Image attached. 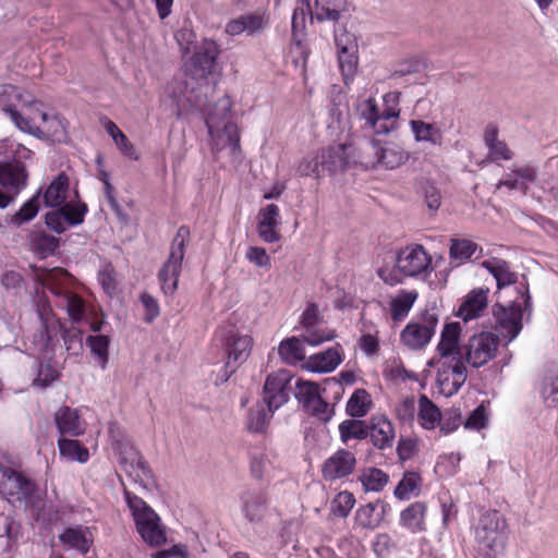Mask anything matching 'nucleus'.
I'll list each match as a JSON object with an SVG mask.
<instances>
[{
    "mask_svg": "<svg viewBox=\"0 0 558 558\" xmlns=\"http://www.w3.org/2000/svg\"><path fill=\"white\" fill-rule=\"evenodd\" d=\"M99 282L109 294L116 290V277L114 271L110 266L102 268L98 276Z\"/></svg>",
    "mask_w": 558,
    "mask_h": 558,
    "instance_id": "nucleus-62",
    "label": "nucleus"
},
{
    "mask_svg": "<svg viewBox=\"0 0 558 558\" xmlns=\"http://www.w3.org/2000/svg\"><path fill=\"white\" fill-rule=\"evenodd\" d=\"M116 451L119 460L125 465V471L131 475L135 473L142 482H149L151 480V472L147 464L142 460L138 452L128 442H117Z\"/></svg>",
    "mask_w": 558,
    "mask_h": 558,
    "instance_id": "nucleus-25",
    "label": "nucleus"
},
{
    "mask_svg": "<svg viewBox=\"0 0 558 558\" xmlns=\"http://www.w3.org/2000/svg\"><path fill=\"white\" fill-rule=\"evenodd\" d=\"M36 101L37 100L29 94L13 85H3L0 87V104L3 105V110L12 122L14 112L17 113L21 119H27Z\"/></svg>",
    "mask_w": 558,
    "mask_h": 558,
    "instance_id": "nucleus-19",
    "label": "nucleus"
},
{
    "mask_svg": "<svg viewBox=\"0 0 558 558\" xmlns=\"http://www.w3.org/2000/svg\"><path fill=\"white\" fill-rule=\"evenodd\" d=\"M372 405L371 395L365 389H356L347 401L345 411L352 417H363Z\"/></svg>",
    "mask_w": 558,
    "mask_h": 558,
    "instance_id": "nucleus-43",
    "label": "nucleus"
},
{
    "mask_svg": "<svg viewBox=\"0 0 558 558\" xmlns=\"http://www.w3.org/2000/svg\"><path fill=\"white\" fill-rule=\"evenodd\" d=\"M500 338L490 331H480L472 335L463 345L464 364L474 368L486 365L496 357Z\"/></svg>",
    "mask_w": 558,
    "mask_h": 558,
    "instance_id": "nucleus-10",
    "label": "nucleus"
},
{
    "mask_svg": "<svg viewBox=\"0 0 558 558\" xmlns=\"http://www.w3.org/2000/svg\"><path fill=\"white\" fill-rule=\"evenodd\" d=\"M190 239V231L185 227L178 229L170 247L167 262L159 270L161 289L166 294H173L178 289L185 246Z\"/></svg>",
    "mask_w": 558,
    "mask_h": 558,
    "instance_id": "nucleus-8",
    "label": "nucleus"
},
{
    "mask_svg": "<svg viewBox=\"0 0 558 558\" xmlns=\"http://www.w3.org/2000/svg\"><path fill=\"white\" fill-rule=\"evenodd\" d=\"M57 444L61 459L68 462H77L81 464H84L89 460V450L81 441L60 437Z\"/></svg>",
    "mask_w": 558,
    "mask_h": 558,
    "instance_id": "nucleus-31",
    "label": "nucleus"
},
{
    "mask_svg": "<svg viewBox=\"0 0 558 558\" xmlns=\"http://www.w3.org/2000/svg\"><path fill=\"white\" fill-rule=\"evenodd\" d=\"M343 361V350L337 344L323 352L310 355L302 364L303 369L316 373L327 374L333 372Z\"/></svg>",
    "mask_w": 558,
    "mask_h": 558,
    "instance_id": "nucleus-23",
    "label": "nucleus"
},
{
    "mask_svg": "<svg viewBox=\"0 0 558 558\" xmlns=\"http://www.w3.org/2000/svg\"><path fill=\"white\" fill-rule=\"evenodd\" d=\"M295 398L308 412L324 422H328L333 415V407L323 400L316 383L299 379L295 384Z\"/></svg>",
    "mask_w": 558,
    "mask_h": 558,
    "instance_id": "nucleus-15",
    "label": "nucleus"
},
{
    "mask_svg": "<svg viewBox=\"0 0 558 558\" xmlns=\"http://www.w3.org/2000/svg\"><path fill=\"white\" fill-rule=\"evenodd\" d=\"M175 40L184 56L194 51L184 62L186 76L184 95L189 102L203 108L197 89L204 90L205 96L213 89L208 76L213 73L219 57V45L213 39L204 38L196 47V34L190 27L179 29L175 34Z\"/></svg>",
    "mask_w": 558,
    "mask_h": 558,
    "instance_id": "nucleus-1",
    "label": "nucleus"
},
{
    "mask_svg": "<svg viewBox=\"0 0 558 558\" xmlns=\"http://www.w3.org/2000/svg\"><path fill=\"white\" fill-rule=\"evenodd\" d=\"M461 423V414L459 411H452L448 417L439 424L440 430L447 435L456 430Z\"/></svg>",
    "mask_w": 558,
    "mask_h": 558,
    "instance_id": "nucleus-64",
    "label": "nucleus"
},
{
    "mask_svg": "<svg viewBox=\"0 0 558 558\" xmlns=\"http://www.w3.org/2000/svg\"><path fill=\"white\" fill-rule=\"evenodd\" d=\"M541 395L546 403H558V373L550 374L544 378Z\"/></svg>",
    "mask_w": 558,
    "mask_h": 558,
    "instance_id": "nucleus-57",
    "label": "nucleus"
},
{
    "mask_svg": "<svg viewBox=\"0 0 558 558\" xmlns=\"http://www.w3.org/2000/svg\"><path fill=\"white\" fill-rule=\"evenodd\" d=\"M495 328L501 338L507 339V343L517 338L522 329V310L520 305H510L509 307H499L495 311Z\"/></svg>",
    "mask_w": 558,
    "mask_h": 558,
    "instance_id": "nucleus-22",
    "label": "nucleus"
},
{
    "mask_svg": "<svg viewBox=\"0 0 558 558\" xmlns=\"http://www.w3.org/2000/svg\"><path fill=\"white\" fill-rule=\"evenodd\" d=\"M257 233L266 243L278 242L281 238L279 227L281 225L280 209L275 204H268L259 209L257 215Z\"/></svg>",
    "mask_w": 558,
    "mask_h": 558,
    "instance_id": "nucleus-24",
    "label": "nucleus"
},
{
    "mask_svg": "<svg viewBox=\"0 0 558 558\" xmlns=\"http://www.w3.org/2000/svg\"><path fill=\"white\" fill-rule=\"evenodd\" d=\"M69 197V179L60 173L47 187L44 194L45 204L48 207L64 206Z\"/></svg>",
    "mask_w": 558,
    "mask_h": 558,
    "instance_id": "nucleus-34",
    "label": "nucleus"
},
{
    "mask_svg": "<svg viewBox=\"0 0 558 558\" xmlns=\"http://www.w3.org/2000/svg\"><path fill=\"white\" fill-rule=\"evenodd\" d=\"M385 109L383 111V117L385 120H396L400 114V93L399 92H389L383 97Z\"/></svg>",
    "mask_w": 558,
    "mask_h": 558,
    "instance_id": "nucleus-58",
    "label": "nucleus"
},
{
    "mask_svg": "<svg viewBox=\"0 0 558 558\" xmlns=\"http://www.w3.org/2000/svg\"><path fill=\"white\" fill-rule=\"evenodd\" d=\"M461 325L458 322L448 323L440 332L436 354L429 365L437 369V386L446 397L454 395L465 383L466 366L460 348Z\"/></svg>",
    "mask_w": 558,
    "mask_h": 558,
    "instance_id": "nucleus-2",
    "label": "nucleus"
},
{
    "mask_svg": "<svg viewBox=\"0 0 558 558\" xmlns=\"http://www.w3.org/2000/svg\"><path fill=\"white\" fill-rule=\"evenodd\" d=\"M244 517L252 523L259 522L266 513V498L262 493H247L243 496Z\"/></svg>",
    "mask_w": 558,
    "mask_h": 558,
    "instance_id": "nucleus-40",
    "label": "nucleus"
},
{
    "mask_svg": "<svg viewBox=\"0 0 558 558\" xmlns=\"http://www.w3.org/2000/svg\"><path fill=\"white\" fill-rule=\"evenodd\" d=\"M359 112L365 120V124L367 126H375L376 124L380 123L381 120H385L383 112H378V108L374 98H367L363 100L359 105Z\"/></svg>",
    "mask_w": 558,
    "mask_h": 558,
    "instance_id": "nucleus-51",
    "label": "nucleus"
},
{
    "mask_svg": "<svg viewBox=\"0 0 558 558\" xmlns=\"http://www.w3.org/2000/svg\"><path fill=\"white\" fill-rule=\"evenodd\" d=\"M355 465L353 453L347 450H339L328 458L323 468L324 477L327 480H337L349 475Z\"/></svg>",
    "mask_w": 558,
    "mask_h": 558,
    "instance_id": "nucleus-29",
    "label": "nucleus"
},
{
    "mask_svg": "<svg viewBox=\"0 0 558 558\" xmlns=\"http://www.w3.org/2000/svg\"><path fill=\"white\" fill-rule=\"evenodd\" d=\"M339 66L345 84L352 80L356 73L359 57L357 52H338Z\"/></svg>",
    "mask_w": 558,
    "mask_h": 558,
    "instance_id": "nucleus-52",
    "label": "nucleus"
},
{
    "mask_svg": "<svg viewBox=\"0 0 558 558\" xmlns=\"http://www.w3.org/2000/svg\"><path fill=\"white\" fill-rule=\"evenodd\" d=\"M125 499L142 539L151 547H160L166 544V526L155 510L142 498L130 493H125Z\"/></svg>",
    "mask_w": 558,
    "mask_h": 558,
    "instance_id": "nucleus-3",
    "label": "nucleus"
},
{
    "mask_svg": "<svg viewBox=\"0 0 558 558\" xmlns=\"http://www.w3.org/2000/svg\"><path fill=\"white\" fill-rule=\"evenodd\" d=\"M410 129L417 143H428L438 146L442 141V132L435 123H427L422 120H411Z\"/></svg>",
    "mask_w": 558,
    "mask_h": 558,
    "instance_id": "nucleus-33",
    "label": "nucleus"
},
{
    "mask_svg": "<svg viewBox=\"0 0 558 558\" xmlns=\"http://www.w3.org/2000/svg\"><path fill=\"white\" fill-rule=\"evenodd\" d=\"M482 250L473 241L466 239H451L449 247V257L454 266H460L471 260L472 257H478Z\"/></svg>",
    "mask_w": 558,
    "mask_h": 558,
    "instance_id": "nucleus-30",
    "label": "nucleus"
},
{
    "mask_svg": "<svg viewBox=\"0 0 558 558\" xmlns=\"http://www.w3.org/2000/svg\"><path fill=\"white\" fill-rule=\"evenodd\" d=\"M351 165L359 163L366 169L380 165L387 169H396L409 159V153L397 145L383 146L379 141L373 140L359 150L352 145L349 150Z\"/></svg>",
    "mask_w": 558,
    "mask_h": 558,
    "instance_id": "nucleus-5",
    "label": "nucleus"
},
{
    "mask_svg": "<svg viewBox=\"0 0 558 558\" xmlns=\"http://www.w3.org/2000/svg\"><path fill=\"white\" fill-rule=\"evenodd\" d=\"M39 194H36L33 196L28 202H26L21 209L15 213L12 218L11 222L15 226H21L24 222H27L32 220L39 210V201H38Z\"/></svg>",
    "mask_w": 558,
    "mask_h": 558,
    "instance_id": "nucleus-50",
    "label": "nucleus"
},
{
    "mask_svg": "<svg viewBox=\"0 0 558 558\" xmlns=\"http://www.w3.org/2000/svg\"><path fill=\"white\" fill-rule=\"evenodd\" d=\"M292 379L288 371L280 369L269 374L264 386V401L270 409H279L289 400L288 385Z\"/></svg>",
    "mask_w": 558,
    "mask_h": 558,
    "instance_id": "nucleus-21",
    "label": "nucleus"
},
{
    "mask_svg": "<svg viewBox=\"0 0 558 558\" xmlns=\"http://www.w3.org/2000/svg\"><path fill=\"white\" fill-rule=\"evenodd\" d=\"M360 348L367 356H375L379 351V341L373 335H364L360 339Z\"/></svg>",
    "mask_w": 558,
    "mask_h": 558,
    "instance_id": "nucleus-63",
    "label": "nucleus"
},
{
    "mask_svg": "<svg viewBox=\"0 0 558 558\" xmlns=\"http://www.w3.org/2000/svg\"><path fill=\"white\" fill-rule=\"evenodd\" d=\"M34 484L21 473L0 465V493L8 501L27 502L34 492Z\"/></svg>",
    "mask_w": 558,
    "mask_h": 558,
    "instance_id": "nucleus-17",
    "label": "nucleus"
},
{
    "mask_svg": "<svg viewBox=\"0 0 558 558\" xmlns=\"http://www.w3.org/2000/svg\"><path fill=\"white\" fill-rule=\"evenodd\" d=\"M15 147L16 159L0 162V185L14 195L26 185L27 180L25 167L21 160L29 158L32 154L29 149L20 144H16Z\"/></svg>",
    "mask_w": 558,
    "mask_h": 558,
    "instance_id": "nucleus-13",
    "label": "nucleus"
},
{
    "mask_svg": "<svg viewBox=\"0 0 558 558\" xmlns=\"http://www.w3.org/2000/svg\"><path fill=\"white\" fill-rule=\"evenodd\" d=\"M280 357L288 364H296L305 361L304 341L298 337H291L282 340L278 348Z\"/></svg>",
    "mask_w": 558,
    "mask_h": 558,
    "instance_id": "nucleus-42",
    "label": "nucleus"
},
{
    "mask_svg": "<svg viewBox=\"0 0 558 558\" xmlns=\"http://www.w3.org/2000/svg\"><path fill=\"white\" fill-rule=\"evenodd\" d=\"M349 150H352V144L348 142L330 146L315 156L304 158L300 162L298 171L301 175L319 177L325 172L343 170L351 165Z\"/></svg>",
    "mask_w": 558,
    "mask_h": 558,
    "instance_id": "nucleus-7",
    "label": "nucleus"
},
{
    "mask_svg": "<svg viewBox=\"0 0 558 558\" xmlns=\"http://www.w3.org/2000/svg\"><path fill=\"white\" fill-rule=\"evenodd\" d=\"M427 505L424 501H414L399 514V525L412 534L424 533L426 525Z\"/></svg>",
    "mask_w": 558,
    "mask_h": 558,
    "instance_id": "nucleus-27",
    "label": "nucleus"
},
{
    "mask_svg": "<svg viewBox=\"0 0 558 558\" xmlns=\"http://www.w3.org/2000/svg\"><path fill=\"white\" fill-rule=\"evenodd\" d=\"M299 3L292 15V28L294 33L305 27L307 16L311 21L313 19L319 22L337 21L344 4V0H314V4H311L310 0H299Z\"/></svg>",
    "mask_w": 558,
    "mask_h": 558,
    "instance_id": "nucleus-9",
    "label": "nucleus"
},
{
    "mask_svg": "<svg viewBox=\"0 0 558 558\" xmlns=\"http://www.w3.org/2000/svg\"><path fill=\"white\" fill-rule=\"evenodd\" d=\"M355 505L353 494L349 492H340L331 502V512L339 518H345Z\"/></svg>",
    "mask_w": 558,
    "mask_h": 558,
    "instance_id": "nucleus-49",
    "label": "nucleus"
},
{
    "mask_svg": "<svg viewBox=\"0 0 558 558\" xmlns=\"http://www.w3.org/2000/svg\"><path fill=\"white\" fill-rule=\"evenodd\" d=\"M438 318L434 313H423L413 317L400 333L401 343L410 350L425 348L435 335Z\"/></svg>",
    "mask_w": 558,
    "mask_h": 558,
    "instance_id": "nucleus-11",
    "label": "nucleus"
},
{
    "mask_svg": "<svg viewBox=\"0 0 558 558\" xmlns=\"http://www.w3.org/2000/svg\"><path fill=\"white\" fill-rule=\"evenodd\" d=\"M482 266L493 275L499 289L515 282L517 276L510 270L507 262L499 258L484 260Z\"/></svg>",
    "mask_w": 558,
    "mask_h": 558,
    "instance_id": "nucleus-38",
    "label": "nucleus"
},
{
    "mask_svg": "<svg viewBox=\"0 0 558 558\" xmlns=\"http://www.w3.org/2000/svg\"><path fill=\"white\" fill-rule=\"evenodd\" d=\"M371 438L373 444L380 449L390 447L395 438V428L391 422L385 416L373 417Z\"/></svg>",
    "mask_w": 558,
    "mask_h": 558,
    "instance_id": "nucleus-32",
    "label": "nucleus"
},
{
    "mask_svg": "<svg viewBox=\"0 0 558 558\" xmlns=\"http://www.w3.org/2000/svg\"><path fill=\"white\" fill-rule=\"evenodd\" d=\"M384 519V506L379 504H367L361 506L355 512V521L363 529L374 530Z\"/></svg>",
    "mask_w": 558,
    "mask_h": 558,
    "instance_id": "nucleus-41",
    "label": "nucleus"
},
{
    "mask_svg": "<svg viewBox=\"0 0 558 558\" xmlns=\"http://www.w3.org/2000/svg\"><path fill=\"white\" fill-rule=\"evenodd\" d=\"M63 302L65 310L72 320L80 322L83 319L85 314V304L81 298L71 292H66L63 295Z\"/></svg>",
    "mask_w": 558,
    "mask_h": 558,
    "instance_id": "nucleus-54",
    "label": "nucleus"
},
{
    "mask_svg": "<svg viewBox=\"0 0 558 558\" xmlns=\"http://www.w3.org/2000/svg\"><path fill=\"white\" fill-rule=\"evenodd\" d=\"M323 323V318L318 312V308L315 304H311L306 307L301 316V328H312L315 325H320Z\"/></svg>",
    "mask_w": 558,
    "mask_h": 558,
    "instance_id": "nucleus-61",
    "label": "nucleus"
},
{
    "mask_svg": "<svg viewBox=\"0 0 558 558\" xmlns=\"http://www.w3.org/2000/svg\"><path fill=\"white\" fill-rule=\"evenodd\" d=\"M474 538L478 547L487 554L502 553L508 538L506 520L496 510L485 511L474 525Z\"/></svg>",
    "mask_w": 558,
    "mask_h": 558,
    "instance_id": "nucleus-6",
    "label": "nucleus"
},
{
    "mask_svg": "<svg viewBox=\"0 0 558 558\" xmlns=\"http://www.w3.org/2000/svg\"><path fill=\"white\" fill-rule=\"evenodd\" d=\"M359 480L365 492H380L388 483V475L376 468H367L362 471Z\"/></svg>",
    "mask_w": 558,
    "mask_h": 558,
    "instance_id": "nucleus-45",
    "label": "nucleus"
},
{
    "mask_svg": "<svg viewBox=\"0 0 558 558\" xmlns=\"http://www.w3.org/2000/svg\"><path fill=\"white\" fill-rule=\"evenodd\" d=\"M221 340L228 364L240 365L251 355L253 338L244 330L233 325H227L222 329Z\"/></svg>",
    "mask_w": 558,
    "mask_h": 558,
    "instance_id": "nucleus-14",
    "label": "nucleus"
},
{
    "mask_svg": "<svg viewBox=\"0 0 558 558\" xmlns=\"http://www.w3.org/2000/svg\"><path fill=\"white\" fill-rule=\"evenodd\" d=\"M276 409H270L265 401L257 403L250 410L247 426L251 430L264 429Z\"/></svg>",
    "mask_w": 558,
    "mask_h": 558,
    "instance_id": "nucleus-46",
    "label": "nucleus"
},
{
    "mask_svg": "<svg viewBox=\"0 0 558 558\" xmlns=\"http://www.w3.org/2000/svg\"><path fill=\"white\" fill-rule=\"evenodd\" d=\"M396 268L404 277H417L432 271V256L423 245H407L397 254Z\"/></svg>",
    "mask_w": 558,
    "mask_h": 558,
    "instance_id": "nucleus-12",
    "label": "nucleus"
},
{
    "mask_svg": "<svg viewBox=\"0 0 558 558\" xmlns=\"http://www.w3.org/2000/svg\"><path fill=\"white\" fill-rule=\"evenodd\" d=\"M59 378L58 369L50 363H40L37 375L33 384L40 388H46Z\"/></svg>",
    "mask_w": 558,
    "mask_h": 558,
    "instance_id": "nucleus-56",
    "label": "nucleus"
},
{
    "mask_svg": "<svg viewBox=\"0 0 558 558\" xmlns=\"http://www.w3.org/2000/svg\"><path fill=\"white\" fill-rule=\"evenodd\" d=\"M335 43L338 52H359L355 35L344 28H338L335 31Z\"/></svg>",
    "mask_w": 558,
    "mask_h": 558,
    "instance_id": "nucleus-53",
    "label": "nucleus"
},
{
    "mask_svg": "<svg viewBox=\"0 0 558 558\" xmlns=\"http://www.w3.org/2000/svg\"><path fill=\"white\" fill-rule=\"evenodd\" d=\"M484 140L486 146L488 147V157L493 161L509 160L512 157L511 151L507 145L498 140L496 128H487L485 131Z\"/></svg>",
    "mask_w": 558,
    "mask_h": 558,
    "instance_id": "nucleus-44",
    "label": "nucleus"
},
{
    "mask_svg": "<svg viewBox=\"0 0 558 558\" xmlns=\"http://www.w3.org/2000/svg\"><path fill=\"white\" fill-rule=\"evenodd\" d=\"M13 123L22 132L28 133L38 138H50L62 142L66 137L65 122L58 114H49L43 110V105L38 100L33 106L27 119L14 112Z\"/></svg>",
    "mask_w": 558,
    "mask_h": 558,
    "instance_id": "nucleus-4",
    "label": "nucleus"
},
{
    "mask_svg": "<svg viewBox=\"0 0 558 558\" xmlns=\"http://www.w3.org/2000/svg\"><path fill=\"white\" fill-rule=\"evenodd\" d=\"M60 542L68 548L77 549L85 554L92 545V534L86 527H69L59 536Z\"/></svg>",
    "mask_w": 558,
    "mask_h": 558,
    "instance_id": "nucleus-35",
    "label": "nucleus"
},
{
    "mask_svg": "<svg viewBox=\"0 0 558 558\" xmlns=\"http://www.w3.org/2000/svg\"><path fill=\"white\" fill-rule=\"evenodd\" d=\"M488 288H475L471 290L461 302L457 316L464 322L480 317L488 304Z\"/></svg>",
    "mask_w": 558,
    "mask_h": 558,
    "instance_id": "nucleus-26",
    "label": "nucleus"
},
{
    "mask_svg": "<svg viewBox=\"0 0 558 558\" xmlns=\"http://www.w3.org/2000/svg\"><path fill=\"white\" fill-rule=\"evenodd\" d=\"M245 258L254 264L255 266L264 269H270L271 262L270 257L267 254L266 250L259 246H250L246 250Z\"/></svg>",
    "mask_w": 558,
    "mask_h": 558,
    "instance_id": "nucleus-59",
    "label": "nucleus"
},
{
    "mask_svg": "<svg viewBox=\"0 0 558 558\" xmlns=\"http://www.w3.org/2000/svg\"><path fill=\"white\" fill-rule=\"evenodd\" d=\"M269 14L257 10L230 19L225 25V33L233 37L241 35L257 37L269 27Z\"/></svg>",
    "mask_w": 558,
    "mask_h": 558,
    "instance_id": "nucleus-16",
    "label": "nucleus"
},
{
    "mask_svg": "<svg viewBox=\"0 0 558 558\" xmlns=\"http://www.w3.org/2000/svg\"><path fill=\"white\" fill-rule=\"evenodd\" d=\"M487 424V414L484 407L476 408L464 423L465 428L480 430Z\"/></svg>",
    "mask_w": 558,
    "mask_h": 558,
    "instance_id": "nucleus-60",
    "label": "nucleus"
},
{
    "mask_svg": "<svg viewBox=\"0 0 558 558\" xmlns=\"http://www.w3.org/2000/svg\"><path fill=\"white\" fill-rule=\"evenodd\" d=\"M87 207L83 203H72L71 201L58 210L46 215V225L53 231L64 232L70 226H77L83 222Z\"/></svg>",
    "mask_w": 558,
    "mask_h": 558,
    "instance_id": "nucleus-20",
    "label": "nucleus"
},
{
    "mask_svg": "<svg viewBox=\"0 0 558 558\" xmlns=\"http://www.w3.org/2000/svg\"><path fill=\"white\" fill-rule=\"evenodd\" d=\"M109 338L104 335L89 336L86 339L87 345L90 348V351L96 355L100 367L104 369L108 363V347H109Z\"/></svg>",
    "mask_w": 558,
    "mask_h": 558,
    "instance_id": "nucleus-48",
    "label": "nucleus"
},
{
    "mask_svg": "<svg viewBox=\"0 0 558 558\" xmlns=\"http://www.w3.org/2000/svg\"><path fill=\"white\" fill-rule=\"evenodd\" d=\"M417 421L425 429H434L441 423L440 410L424 395L418 399Z\"/></svg>",
    "mask_w": 558,
    "mask_h": 558,
    "instance_id": "nucleus-39",
    "label": "nucleus"
},
{
    "mask_svg": "<svg viewBox=\"0 0 558 558\" xmlns=\"http://www.w3.org/2000/svg\"><path fill=\"white\" fill-rule=\"evenodd\" d=\"M206 123L214 150L220 151L228 147L233 151L239 149L240 135L238 126L233 122L229 120L218 121L214 116H210Z\"/></svg>",
    "mask_w": 558,
    "mask_h": 558,
    "instance_id": "nucleus-18",
    "label": "nucleus"
},
{
    "mask_svg": "<svg viewBox=\"0 0 558 558\" xmlns=\"http://www.w3.org/2000/svg\"><path fill=\"white\" fill-rule=\"evenodd\" d=\"M54 422L62 436L78 437L86 430V423L81 418L78 411L69 407H62L56 412Z\"/></svg>",
    "mask_w": 558,
    "mask_h": 558,
    "instance_id": "nucleus-28",
    "label": "nucleus"
},
{
    "mask_svg": "<svg viewBox=\"0 0 558 558\" xmlns=\"http://www.w3.org/2000/svg\"><path fill=\"white\" fill-rule=\"evenodd\" d=\"M341 438L347 441L348 439H361L366 436V429L363 422L354 420H345L339 426Z\"/></svg>",
    "mask_w": 558,
    "mask_h": 558,
    "instance_id": "nucleus-55",
    "label": "nucleus"
},
{
    "mask_svg": "<svg viewBox=\"0 0 558 558\" xmlns=\"http://www.w3.org/2000/svg\"><path fill=\"white\" fill-rule=\"evenodd\" d=\"M422 477L417 472H405L396 486L393 495L399 500H409L421 494Z\"/></svg>",
    "mask_w": 558,
    "mask_h": 558,
    "instance_id": "nucleus-37",
    "label": "nucleus"
},
{
    "mask_svg": "<svg viewBox=\"0 0 558 558\" xmlns=\"http://www.w3.org/2000/svg\"><path fill=\"white\" fill-rule=\"evenodd\" d=\"M336 338L333 330L315 325L312 328L302 329L301 339L311 347H317Z\"/></svg>",
    "mask_w": 558,
    "mask_h": 558,
    "instance_id": "nucleus-47",
    "label": "nucleus"
},
{
    "mask_svg": "<svg viewBox=\"0 0 558 558\" xmlns=\"http://www.w3.org/2000/svg\"><path fill=\"white\" fill-rule=\"evenodd\" d=\"M418 293L415 290H400L390 301V312L393 320H401L408 316Z\"/></svg>",
    "mask_w": 558,
    "mask_h": 558,
    "instance_id": "nucleus-36",
    "label": "nucleus"
}]
</instances>
